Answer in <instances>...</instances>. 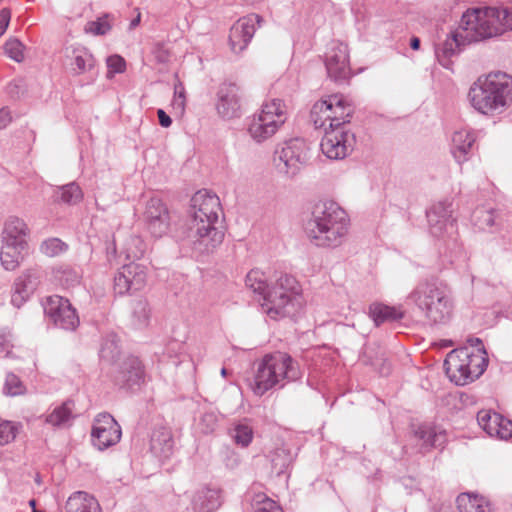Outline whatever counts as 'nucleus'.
Returning <instances> with one entry per match:
<instances>
[{
    "label": "nucleus",
    "mask_w": 512,
    "mask_h": 512,
    "mask_svg": "<svg viewBox=\"0 0 512 512\" xmlns=\"http://www.w3.org/2000/svg\"><path fill=\"white\" fill-rule=\"evenodd\" d=\"M29 297L30 296L25 295L22 291L14 287L11 296V304L16 308H20L29 299Z\"/></svg>",
    "instance_id": "obj_55"
},
{
    "label": "nucleus",
    "mask_w": 512,
    "mask_h": 512,
    "mask_svg": "<svg viewBox=\"0 0 512 512\" xmlns=\"http://www.w3.org/2000/svg\"><path fill=\"white\" fill-rule=\"evenodd\" d=\"M21 276L30 285V288L36 290L41 282L42 272L39 269H28Z\"/></svg>",
    "instance_id": "obj_51"
},
{
    "label": "nucleus",
    "mask_w": 512,
    "mask_h": 512,
    "mask_svg": "<svg viewBox=\"0 0 512 512\" xmlns=\"http://www.w3.org/2000/svg\"><path fill=\"white\" fill-rule=\"evenodd\" d=\"M66 512H101L95 497L84 491L73 493L66 502Z\"/></svg>",
    "instance_id": "obj_26"
},
{
    "label": "nucleus",
    "mask_w": 512,
    "mask_h": 512,
    "mask_svg": "<svg viewBox=\"0 0 512 512\" xmlns=\"http://www.w3.org/2000/svg\"><path fill=\"white\" fill-rule=\"evenodd\" d=\"M308 146L304 139L293 138L284 143L281 150L275 152L274 160H279L277 166L281 172L288 176H295L306 163Z\"/></svg>",
    "instance_id": "obj_10"
},
{
    "label": "nucleus",
    "mask_w": 512,
    "mask_h": 512,
    "mask_svg": "<svg viewBox=\"0 0 512 512\" xmlns=\"http://www.w3.org/2000/svg\"><path fill=\"white\" fill-rule=\"evenodd\" d=\"M19 430V426L11 421L0 420V445L12 442Z\"/></svg>",
    "instance_id": "obj_43"
},
{
    "label": "nucleus",
    "mask_w": 512,
    "mask_h": 512,
    "mask_svg": "<svg viewBox=\"0 0 512 512\" xmlns=\"http://www.w3.org/2000/svg\"><path fill=\"white\" fill-rule=\"evenodd\" d=\"M495 412L490 410H481L477 413V421L479 426L485 431L487 426L492 422Z\"/></svg>",
    "instance_id": "obj_54"
},
{
    "label": "nucleus",
    "mask_w": 512,
    "mask_h": 512,
    "mask_svg": "<svg viewBox=\"0 0 512 512\" xmlns=\"http://www.w3.org/2000/svg\"><path fill=\"white\" fill-rule=\"evenodd\" d=\"M157 115H158L159 124L162 127L167 128L172 124V120H171L170 116L168 114H166V112L163 109H158Z\"/></svg>",
    "instance_id": "obj_61"
},
{
    "label": "nucleus",
    "mask_w": 512,
    "mask_h": 512,
    "mask_svg": "<svg viewBox=\"0 0 512 512\" xmlns=\"http://www.w3.org/2000/svg\"><path fill=\"white\" fill-rule=\"evenodd\" d=\"M355 135L345 128L327 129L321 140L320 147L329 159L339 160L349 155L354 148Z\"/></svg>",
    "instance_id": "obj_12"
},
{
    "label": "nucleus",
    "mask_w": 512,
    "mask_h": 512,
    "mask_svg": "<svg viewBox=\"0 0 512 512\" xmlns=\"http://www.w3.org/2000/svg\"><path fill=\"white\" fill-rule=\"evenodd\" d=\"M346 211L334 201H320L312 207L304 231L310 242L321 248H336L345 241L349 229Z\"/></svg>",
    "instance_id": "obj_4"
},
{
    "label": "nucleus",
    "mask_w": 512,
    "mask_h": 512,
    "mask_svg": "<svg viewBox=\"0 0 512 512\" xmlns=\"http://www.w3.org/2000/svg\"><path fill=\"white\" fill-rule=\"evenodd\" d=\"M64 64L74 76H79L94 70L96 59L85 46L74 43H66L61 50Z\"/></svg>",
    "instance_id": "obj_15"
},
{
    "label": "nucleus",
    "mask_w": 512,
    "mask_h": 512,
    "mask_svg": "<svg viewBox=\"0 0 512 512\" xmlns=\"http://www.w3.org/2000/svg\"><path fill=\"white\" fill-rule=\"evenodd\" d=\"M469 358L465 360L466 366L468 367V373H470V379H478L486 370L488 365V358L486 354L474 353L468 350Z\"/></svg>",
    "instance_id": "obj_37"
},
{
    "label": "nucleus",
    "mask_w": 512,
    "mask_h": 512,
    "mask_svg": "<svg viewBox=\"0 0 512 512\" xmlns=\"http://www.w3.org/2000/svg\"><path fill=\"white\" fill-rule=\"evenodd\" d=\"M287 116L283 100L274 98L264 102L261 111L254 115L248 124V133L257 143L271 138L286 122Z\"/></svg>",
    "instance_id": "obj_8"
},
{
    "label": "nucleus",
    "mask_w": 512,
    "mask_h": 512,
    "mask_svg": "<svg viewBox=\"0 0 512 512\" xmlns=\"http://www.w3.org/2000/svg\"><path fill=\"white\" fill-rule=\"evenodd\" d=\"M501 417H502V415H500L499 413H494V417L492 418V422L485 429V432L489 436L496 437V434L494 433V430L497 429L499 421L501 422Z\"/></svg>",
    "instance_id": "obj_60"
},
{
    "label": "nucleus",
    "mask_w": 512,
    "mask_h": 512,
    "mask_svg": "<svg viewBox=\"0 0 512 512\" xmlns=\"http://www.w3.org/2000/svg\"><path fill=\"white\" fill-rule=\"evenodd\" d=\"M4 390L6 394L16 396L24 392V386L18 376L8 373L5 379Z\"/></svg>",
    "instance_id": "obj_46"
},
{
    "label": "nucleus",
    "mask_w": 512,
    "mask_h": 512,
    "mask_svg": "<svg viewBox=\"0 0 512 512\" xmlns=\"http://www.w3.org/2000/svg\"><path fill=\"white\" fill-rule=\"evenodd\" d=\"M100 358L107 363H115L120 355L119 339L115 334H108L102 341Z\"/></svg>",
    "instance_id": "obj_35"
},
{
    "label": "nucleus",
    "mask_w": 512,
    "mask_h": 512,
    "mask_svg": "<svg viewBox=\"0 0 512 512\" xmlns=\"http://www.w3.org/2000/svg\"><path fill=\"white\" fill-rule=\"evenodd\" d=\"M174 440L170 429L166 427L155 428L150 438L151 453L163 461L173 454Z\"/></svg>",
    "instance_id": "obj_23"
},
{
    "label": "nucleus",
    "mask_w": 512,
    "mask_h": 512,
    "mask_svg": "<svg viewBox=\"0 0 512 512\" xmlns=\"http://www.w3.org/2000/svg\"><path fill=\"white\" fill-rule=\"evenodd\" d=\"M272 470L277 476H280L286 472L288 467L293 461L290 451L284 447L276 448L270 454Z\"/></svg>",
    "instance_id": "obj_36"
},
{
    "label": "nucleus",
    "mask_w": 512,
    "mask_h": 512,
    "mask_svg": "<svg viewBox=\"0 0 512 512\" xmlns=\"http://www.w3.org/2000/svg\"><path fill=\"white\" fill-rule=\"evenodd\" d=\"M53 277L55 282L62 287L71 288L80 283L81 273L69 265H60L53 269Z\"/></svg>",
    "instance_id": "obj_32"
},
{
    "label": "nucleus",
    "mask_w": 512,
    "mask_h": 512,
    "mask_svg": "<svg viewBox=\"0 0 512 512\" xmlns=\"http://www.w3.org/2000/svg\"><path fill=\"white\" fill-rule=\"evenodd\" d=\"M263 18L258 14H249L240 18L230 29L229 43L234 53H241L253 38L256 25L260 26Z\"/></svg>",
    "instance_id": "obj_17"
},
{
    "label": "nucleus",
    "mask_w": 512,
    "mask_h": 512,
    "mask_svg": "<svg viewBox=\"0 0 512 512\" xmlns=\"http://www.w3.org/2000/svg\"><path fill=\"white\" fill-rule=\"evenodd\" d=\"M302 370L299 363L289 354L275 352L265 355L258 363L252 389L258 396L268 390L284 386L283 381L292 382L301 379Z\"/></svg>",
    "instance_id": "obj_6"
},
{
    "label": "nucleus",
    "mask_w": 512,
    "mask_h": 512,
    "mask_svg": "<svg viewBox=\"0 0 512 512\" xmlns=\"http://www.w3.org/2000/svg\"><path fill=\"white\" fill-rule=\"evenodd\" d=\"M310 120L316 129L326 128V122H329L327 112H320L317 116L313 115V107L310 111Z\"/></svg>",
    "instance_id": "obj_53"
},
{
    "label": "nucleus",
    "mask_w": 512,
    "mask_h": 512,
    "mask_svg": "<svg viewBox=\"0 0 512 512\" xmlns=\"http://www.w3.org/2000/svg\"><path fill=\"white\" fill-rule=\"evenodd\" d=\"M216 110L223 119L240 117L239 87L235 83H222L217 91Z\"/></svg>",
    "instance_id": "obj_19"
},
{
    "label": "nucleus",
    "mask_w": 512,
    "mask_h": 512,
    "mask_svg": "<svg viewBox=\"0 0 512 512\" xmlns=\"http://www.w3.org/2000/svg\"><path fill=\"white\" fill-rule=\"evenodd\" d=\"M121 427L108 413L97 415L92 427L91 437L93 445L98 450H105L120 441Z\"/></svg>",
    "instance_id": "obj_14"
},
{
    "label": "nucleus",
    "mask_w": 512,
    "mask_h": 512,
    "mask_svg": "<svg viewBox=\"0 0 512 512\" xmlns=\"http://www.w3.org/2000/svg\"><path fill=\"white\" fill-rule=\"evenodd\" d=\"M415 436L423 441V445L426 448L442 447L446 442L445 431L428 425L419 426L415 431Z\"/></svg>",
    "instance_id": "obj_30"
},
{
    "label": "nucleus",
    "mask_w": 512,
    "mask_h": 512,
    "mask_svg": "<svg viewBox=\"0 0 512 512\" xmlns=\"http://www.w3.org/2000/svg\"><path fill=\"white\" fill-rule=\"evenodd\" d=\"M475 143V136L468 130L455 131L452 136V154L458 163L467 159L469 151Z\"/></svg>",
    "instance_id": "obj_27"
},
{
    "label": "nucleus",
    "mask_w": 512,
    "mask_h": 512,
    "mask_svg": "<svg viewBox=\"0 0 512 512\" xmlns=\"http://www.w3.org/2000/svg\"><path fill=\"white\" fill-rule=\"evenodd\" d=\"M67 245L58 238H50L41 244V251L49 257H54L64 252Z\"/></svg>",
    "instance_id": "obj_45"
},
{
    "label": "nucleus",
    "mask_w": 512,
    "mask_h": 512,
    "mask_svg": "<svg viewBox=\"0 0 512 512\" xmlns=\"http://www.w3.org/2000/svg\"><path fill=\"white\" fill-rule=\"evenodd\" d=\"M172 106L175 110H177L179 113H183L185 109V96H174V99L172 101Z\"/></svg>",
    "instance_id": "obj_62"
},
{
    "label": "nucleus",
    "mask_w": 512,
    "mask_h": 512,
    "mask_svg": "<svg viewBox=\"0 0 512 512\" xmlns=\"http://www.w3.org/2000/svg\"><path fill=\"white\" fill-rule=\"evenodd\" d=\"M435 221H428L430 232L435 237H444L446 233H452L455 229V221L436 218Z\"/></svg>",
    "instance_id": "obj_42"
},
{
    "label": "nucleus",
    "mask_w": 512,
    "mask_h": 512,
    "mask_svg": "<svg viewBox=\"0 0 512 512\" xmlns=\"http://www.w3.org/2000/svg\"><path fill=\"white\" fill-rule=\"evenodd\" d=\"M472 221L481 230H486L495 225V210L484 207L477 208L472 213Z\"/></svg>",
    "instance_id": "obj_38"
},
{
    "label": "nucleus",
    "mask_w": 512,
    "mask_h": 512,
    "mask_svg": "<svg viewBox=\"0 0 512 512\" xmlns=\"http://www.w3.org/2000/svg\"><path fill=\"white\" fill-rule=\"evenodd\" d=\"M111 29L107 21V16L100 17L96 21H90L85 27V31L94 35H105Z\"/></svg>",
    "instance_id": "obj_47"
},
{
    "label": "nucleus",
    "mask_w": 512,
    "mask_h": 512,
    "mask_svg": "<svg viewBox=\"0 0 512 512\" xmlns=\"http://www.w3.org/2000/svg\"><path fill=\"white\" fill-rule=\"evenodd\" d=\"M75 403L68 399L61 405L56 406L45 418V422L55 428H64L70 425L71 421L76 417L74 413Z\"/></svg>",
    "instance_id": "obj_25"
},
{
    "label": "nucleus",
    "mask_w": 512,
    "mask_h": 512,
    "mask_svg": "<svg viewBox=\"0 0 512 512\" xmlns=\"http://www.w3.org/2000/svg\"><path fill=\"white\" fill-rule=\"evenodd\" d=\"M408 298L424 313L431 324H441L449 320L452 301L446 287L436 279L421 281Z\"/></svg>",
    "instance_id": "obj_7"
},
{
    "label": "nucleus",
    "mask_w": 512,
    "mask_h": 512,
    "mask_svg": "<svg viewBox=\"0 0 512 512\" xmlns=\"http://www.w3.org/2000/svg\"><path fill=\"white\" fill-rule=\"evenodd\" d=\"M230 434L235 443L242 447H247L251 443L253 438L252 428L244 423H239L235 425L231 429Z\"/></svg>",
    "instance_id": "obj_40"
},
{
    "label": "nucleus",
    "mask_w": 512,
    "mask_h": 512,
    "mask_svg": "<svg viewBox=\"0 0 512 512\" xmlns=\"http://www.w3.org/2000/svg\"><path fill=\"white\" fill-rule=\"evenodd\" d=\"M217 423L218 418L214 412H205L201 415L198 425L203 433L210 434L216 429Z\"/></svg>",
    "instance_id": "obj_48"
},
{
    "label": "nucleus",
    "mask_w": 512,
    "mask_h": 512,
    "mask_svg": "<svg viewBox=\"0 0 512 512\" xmlns=\"http://www.w3.org/2000/svg\"><path fill=\"white\" fill-rule=\"evenodd\" d=\"M14 287L28 296H31L35 291L34 288H30V285L22 279L21 275L15 280Z\"/></svg>",
    "instance_id": "obj_58"
},
{
    "label": "nucleus",
    "mask_w": 512,
    "mask_h": 512,
    "mask_svg": "<svg viewBox=\"0 0 512 512\" xmlns=\"http://www.w3.org/2000/svg\"><path fill=\"white\" fill-rule=\"evenodd\" d=\"M153 54L158 63H167L169 61V52L161 45L155 47Z\"/></svg>",
    "instance_id": "obj_56"
},
{
    "label": "nucleus",
    "mask_w": 512,
    "mask_h": 512,
    "mask_svg": "<svg viewBox=\"0 0 512 512\" xmlns=\"http://www.w3.org/2000/svg\"><path fill=\"white\" fill-rule=\"evenodd\" d=\"M144 221L152 236L161 238L170 230L171 217L161 199L152 197L146 204Z\"/></svg>",
    "instance_id": "obj_16"
},
{
    "label": "nucleus",
    "mask_w": 512,
    "mask_h": 512,
    "mask_svg": "<svg viewBox=\"0 0 512 512\" xmlns=\"http://www.w3.org/2000/svg\"><path fill=\"white\" fill-rule=\"evenodd\" d=\"M28 232V227L22 219L9 217L4 225L2 242L27 245L25 238Z\"/></svg>",
    "instance_id": "obj_24"
},
{
    "label": "nucleus",
    "mask_w": 512,
    "mask_h": 512,
    "mask_svg": "<svg viewBox=\"0 0 512 512\" xmlns=\"http://www.w3.org/2000/svg\"><path fill=\"white\" fill-rule=\"evenodd\" d=\"M116 253H117V250H116V245H115L114 240L111 242H107L106 255H107V261L109 263H111L112 260L116 257Z\"/></svg>",
    "instance_id": "obj_64"
},
{
    "label": "nucleus",
    "mask_w": 512,
    "mask_h": 512,
    "mask_svg": "<svg viewBox=\"0 0 512 512\" xmlns=\"http://www.w3.org/2000/svg\"><path fill=\"white\" fill-rule=\"evenodd\" d=\"M12 121L10 109L8 107H2L0 109V130L6 128Z\"/></svg>",
    "instance_id": "obj_59"
},
{
    "label": "nucleus",
    "mask_w": 512,
    "mask_h": 512,
    "mask_svg": "<svg viewBox=\"0 0 512 512\" xmlns=\"http://www.w3.org/2000/svg\"><path fill=\"white\" fill-rule=\"evenodd\" d=\"M221 204L218 196L207 190H199L190 200V218L187 233L179 236L191 242L199 254L212 253L224 239V231L219 222Z\"/></svg>",
    "instance_id": "obj_2"
},
{
    "label": "nucleus",
    "mask_w": 512,
    "mask_h": 512,
    "mask_svg": "<svg viewBox=\"0 0 512 512\" xmlns=\"http://www.w3.org/2000/svg\"><path fill=\"white\" fill-rule=\"evenodd\" d=\"M132 316L135 326L144 327L147 325L150 316V309L146 300L139 299L134 302Z\"/></svg>",
    "instance_id": "obj_41"
},
{
    "label": "nucleus",
    "mask_w": 512,
    "mask_h": 512,
    "mask_svg": "<svg viewBox=\"0 0 512 512\" xmlns=\"http://www.w3.org/2000/svg\"><path fill=\"white\" fill-rule=\"evenodd\" d=\"M11 19V11L8 8H3L0 11V34H4Z\"/></svg>",
    "instance_id": "obj_57"
},
{
    "label": "nucleus",
    "mask_w": 512,
    "mask_h": 512,
    "mask_svg": "<svg viewBox=\"0 0 512 512\" xmlns=\"http://www.w3.org/2000/svg\"><path fill=\"white\" fill-rule=\"evenodd\" d=\"M468 99L481 114H500L512 103V77L500 71L480 76L471 85Z\"/></svg>",
    "instance_id": "obj_5"
},
{
    "label": "nucleus",
    "mask_w": 512,
    "mask_h": 512,
    "mask_svg": "<svg viewBox=\"0 0 512 512\" xmlns=\"http://www.w3.org/2000/svg\"><path fill=\"white\" fill-rule=\"evenodd\" d=\"M452 202L444 200L433 205L430 210L426 212L428 221H435L436 218L445 219L447 221H455L452 219Z\"/></svg>",
    "instance_id": "obj_39"
},
{
    "label": "nucleus",
    "mask_w": 512,
    "mask_h": 512,
    "mask_svg": "<svg viewBox=\"0 0 512 512\" xmlns=\"http://www.w3.org/2000/svg\"><path fill=\"white\" fill-rule=\"evenodd\" d=\"M325 67L331 80L340 83L349 79L351 68L346 44L337 43L331 48L326 54Z\"/></svg>",
    "instance_id": "obj_18"
},
{
    "label": "nucleus",
    "mask_w": 512,
    "mask_h": 512,
    "mask_svg": "<svg viewBox=\"0 0 512 512\" xmlns=\"http://www.w3.org/2000/svg\"><path fill=\"white\" fill-rule=\"evenodd\" d=\"M369 314L377 326L385 322L397 321L404 317V312L399 308L380 303L372 304L369 308Z\"/></svg>",
    "instance_id": "obj_29"
},
{
    "label": "nucleus",
    "mask_w": 512,
    "mask_h": 512,
    "mask_svg": "<svg viewBox=\"0 0 512 512\" xmlns=\"http://www.w3.org/2000/svg\"><path fill=\"white\" fill-rule=\"evenodd\" d=\"M467 342L474 348H476V353L486 354L485 348L483 346L482 340L480 338H468Z\"/></svg>",
    "instance_id": "obj_63"
},
{
    "label": "nucleus",
    "mask_w": 512,
    "mask_h": 512,
    "mask_svg": "<svg viewBox=\"0 0 512 512\" xmlns=\"http://www.w3.org/2000/svg\"><path fill=\"white\" fill-rule=\"evenodd\" d=\"M467 358H469L468 348L464 347L451 351L444 361L446 374L457 385H465L468 382L474 381L470 379V373L466 369L468 368L465 362Z\"/></svg>",
    "instance_id": "obj_21"
},
{
    "label": "nucleus",
    "mask_w": 512,
    "mask_h": 512,
    "mask_svg": "<svg viewBox=\"0 0 512 512\" xmlns=\"http://www.w3.org/2000/svg\"><path fill=\"white\" fill-rule=\"evenodd\" d=\"M246 498L250 501L253 512H283L281 506L264 493H248Z\"/></svg>",
    "instance_id": "obj_34"
},
{
    "label": "nucleus",
    "mask_w": 512,
    "mask_h": 512,
    "mask_svg": "<svg viewBox=\"0 0 512 512\" xmlns=\"http://www.w3.org/2000/svg\"><path fill=\"white\" fill-rule=\"evenodd\" d=\"M146 268L138 263L131 262L123 265L114 277V292L123 296L140 291L146 284Z\"/></svg>",
    "instance_id": "obj_13"
},
{
    "label": "nucleus",
    "mask_w": 512,
    "mask_h": 512,
    "mask_svg": "<svg viewBox=\"0 0 512 512\" xmlns=\"http://www.w3.org/2000/svg\"><path fill=\"white\" fill-rule=\"evenodd\" d=\"M13 334L7 328L0 330V357H10L13 348Z\"/></svg>",
    "instance_id": "obj_49"
},
{
    "label": "nucleus",
    "mask_w": 512,
    "mask_h": 512,
    "mask_svg": "<svg viewBox=\"0 0 512 512\" xmlns=\"http://www.w3.org/2000/svg\"><path fill=\"white\" fill-rule=\"evenodd\" d=\"M106 62L111 73H122L125 70V60L119 55L109 56Z\"/></svg>",
    "instance_id": "obj_52"
},
{
    "label": "nucleus",
    "mask_w": 512,
    "mask_h": 512,
    "mask_svg": "<svg viewBox=\"0 0 512 512\" xmlns=\"http://www.w3.org/2000/svg\"><path fill=\"white\" fill-rule=\"evenodd\" d=\"M116 385L123 389H134L144 381L141 361L135 356H128L118 367L114 376Z\"/></svg>",
    "instance_id": "obj_20"
},
{
    "label": "nucleus",
    "mask_w": 512,
    "mask_h": 512,
    "mask_svg": "<svg viewBox=\"0 0 512 512\" xmlns=\"http://www.w3.org/2000/svg\"><path fill=\"white\" fill-rule=\"evenodd\" d=\"M24 45L17 38H10L4 44L5 54L16 62H22Z\"/></svg>",
    "instance_id": "obj_44"
},
{
    "label": "nucleus",
    "mask_w": 512,
    "mask_h": 512,
    "mask_svg": "<svg viewBox=\"0 0 512 512\" xmlns=\"http://www.w3.org/2000/svg\"><path fill=\"white\" fill-rule=\"evenodd\" d=\"M48 319L58 328L74 331L79 325V316L70 301L59 295H52L43 302Z\"/></svg>",
    "instance_id": "obj_9"
},
{
    "label": "nucleus",
    "mask_w": 512,
    "mask_h": 512,
    "mask_svg": "<svg viewBox=\"0 0 512 512\" xmlns=\"http://www.w3.org/2000/svg\"><path fill=\"white\" fill-rule=\"evenodd\" d=\"M52 198L55 203L73 205L82 199V191L75 182H71L58 187L54 191Z\"/></svg>",
    "instance_id": "obj_33"
},
{
    "label": "nucleus",
    "mask_w": 512,
    "mask_h": 512,
    "mask_svg": "<svg viewBox=\"0 0 512 512\" xmlns=\"http://www.w3.org/2000/svg\"><path fill=\"white\" fill-rule=\"evenodd\" d=\"M222 505L221 489L203 486L195 491L191 507L194 512H215Z\"/></svg>",
    "instance_id": "obj_22"
},
{
    "label": "nucleus",
    "mask_w": 512,
    "mask_h": 512,
    "mask_svg": "<svg viewBox=\"0 0 512 512\" xmlns=\"http://www.w3.org/2000/svg\"><path fill=\"white\" fill-rule=\"evenodd\" d=\"M462 32L456 31L435 47L439 64L450 69L451 58L460 52L461 45L499 36L512 30V11L505 7H484L467 10L461 18Z\"/></svg>",
    "instance_id": "obj_1"
},
{
    "label": "nucleus",
    "mask_w": 512,
    "mask_h": 512,
    "mask_svg": "<svg viewBox=\"0 0 512 512\" xmlns=\"http://www.w3.org/2000/svg\"><path fill=\"white\" fill-rule=\"evenodd\" d=\"M320 112H327L328 129H337L344 128V125L350 122L353 108L343 95L335 94L314 103L313 115L317 116Z\"/></svg>",
    "instance_id": "obj_11"
},
{
    "label": "nucleus",
    "mask_w": 512,
    "mask_h": 512,
    "mask_svg": "<svg viewBox=\"0 0 512 512\" xmlns=\"http://www.w3.org/2000/svg\"><path fill=\"white\" fill-rule=\"evenodd\" d=\"M456 502L459 512H491L486 500L477 495L462 493L457 497Z\"/></svg>",
    "instance_id": "obj_31"
},
{
    "label": "nucleus",
    "mask_w": 512,
    "mask_h": 512,
    "mask_svg": "<svg viewBox=\"0 0 512 512\" xmlns=\"http://www.w3.org/2000/svg\"><path fill=\"white\" fill-rule=\"evenodd\" d=\"M27 245L2 242L0 260L7 271L15 270L23 260V251Z\"/></svg>",
    "instance_id": "obj_28"
},
{
    "label": "nucleus",
    "mask_w": 512,
    "mask_h": 512,
    "mask_svg": "<svg viewBox=\"0 0 512 512\" xmlns=\"http://www.w3.org/2000/svg\"><path fill=\"white\" fill-rule=\"evenodd\" d=\"M245 284L259 296L263 313L273 320L293 317L301 308L299 284L291 275L281 274L268 283L262 271L252 269L246 275Z\"/></svg>",
    "instance_id": "obj_3"
},
{
    "label": "nucleus",
    "mask_w": 512,
    "mask_h": 512,
    "mask_svg": "<svg viewBox=\"0 0 512 512\" xmlns=\"http://www.w3.org/2000/svg\"><path fill=\"white\" fill-rule=\"evenodd\" d=\"M496 438L507 440L512 437V421L501 417V423L499 422L498 427L494 430Z\"/></svg>",
    "instance_id": "obj_50"
}]
</instances>
